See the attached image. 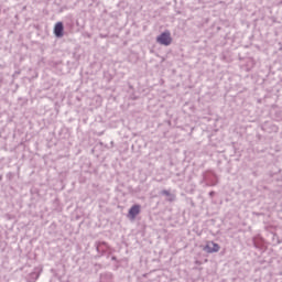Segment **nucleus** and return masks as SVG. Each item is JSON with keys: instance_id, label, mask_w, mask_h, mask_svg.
I'll return each mask as SVG.
<instances>
[{"instance_id": "nucleus-1", "label": "nucleus", "mask_w": 282, "mask_h": 282, "mask_svg": "<svg viewBox=\"0 0 282 282\" xmlns=\"http://www.w3.org/2000/svg\"><path fill=\"white\" fill-rule=\"evenodd\" d=\"M200 184H205V186H217V175L214 172L203 173V181Z\"/></svg>"}, {"instance_id": "nucleus-2", "label": "nucleus", "mask_w": 282, "mask_h": 282, "mask_svg": "<svg viewBox=\"0 0 282 282\" xmlns=\"http://www.w3.org/2000/svg\"><path fill=\"white\" fill-rule=\"evenodd\" d=\"M156 41L160 43V45L169 46L171 43H173V37H171V32L165 31L156 37Z\"/></svg>"}, {"instance_id": "nucleus-3", "label": "nucleus", "mask_w": 282, "mask_h": 282, "mask_svg": "<svg viewBox=\"0 0 282 282\" xmlns=\"http://www.w3.org/2000/svg\"><path fill=\"white\" fill-rule=\"evenodd\" d=\"M96 251L98 252L99 257L105 256V252L109 250V243L106 241H97L95 242Z\"/></svg>"}, {"instance_id": "nucleus-4", "label": "nucleus", "mask_w": 282, "mask_h": 282, "mask_svg": "<svg viewBox=\"0 0 282 282\" xmlns=\"http://www.w3.org/2000/svg\"><path fill=\"white\" fill-rule=\"evenodd\" d=\"M205 252L208 254H213L214 252H219L221 250V247L217 242L208 243L204 247Z\"/></svg>"}, {"instance_id": "nucleus-5", "label": "nucleus", "mask_w": 282, "mask_h": 282, "mask_svg": "<svg viewBox=\"0 0 282 282\" xmlns=\"http://www.w3.org/2000/svg\"><path fill=\"white\" fill-rule=\"evenodd\" d=\"M65 31V26L63 25V22H57L54 28V34L57 39H62L63 32Z\"/></svg>"}, {"instance_id": "nucleus-6", "label": "nucleus", "mask_w": 282, "mask_h": 282, "mask_svg": "<svg viewBox=\"0 0 282 282\" xmlns=\"http://www.w3.org/2000/svg\"><path fill=\"white\" fill-rule=\"evenodd\" d=\"M140 205H133L130 209H129V215L132 219H135V217H138V215H140Z\"/></svg>"}, {"instance_id": "nucleus-7", "label": "nucleus", "mask_w": 282, "mask_h": 282, "mask_svg": "<svg viewBox=\"0 0 282 282\" xmlns=\"http://www.w3.org/2000/svg\"><path fill=\"white\" fill-rule=\"evenodd\" d=\"M161 195H164L165 197H167L166 202H175V199H177L175 194H171L169 189L161 191Z\"/></svg>"}, {"instance_id": "nucleus-8", "label": "nucleus", "mask_w": 282, "mask_h": 282, "mask_svg": "<svg viewBox=\"0 0 282 282\" xmlns=\"http://www.w3.org/2000/svg\"><path fill=\"white\" fill-rule=\"evenodd\" d=\"M100 282H113V273L106 272L100 275Z\"/></svg>"}, {"instance_id": "nucleus-9", "label": "nucleus", "mask_w": 282, "mask_h": 282, "mask_svg": "<svg viewBox=\"0 0 282 282\" xmlns=\"http://www.w3.org/2000/svg\"><path fill=\"white\" fill-rule=\"evenodd\" d=\"M209 197H215V192H209Z\"/></svg>"}, {"instance_id": "nucleus-10", "label": "nucleus", "mask_w": 282, "mask_h": 282, "mask_svg": "<svg viewBox=\"0 0 282 282\" xmlns=\"http://www.w3.org/2000/svg\"><path fill=\"white\" fill-rule=\"evenodd\" d=\"M111 261H118V258H116V256H112Z\"/></svg>"}]
</instances>
